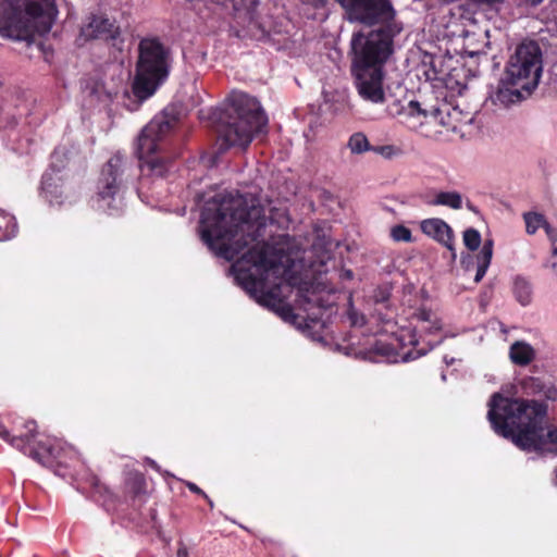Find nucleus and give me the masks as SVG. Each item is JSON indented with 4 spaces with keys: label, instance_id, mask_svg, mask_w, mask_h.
Returning a JSON list of instances; mask_svg holds the SVG:
<instances>
[{
    "label": "nucleus",
    "instance_id": "obj_36",
    "mask_svg": "<svg viewBox=\"0 0 557 557\" xmlns=\"http://www.w3.org/2000/svg\"><path fill=\"white\" fill-rule=\"evenodd\" d=\"M146 462H147V463H148L152 469H154L156 471H158V472L160 471V467L158 466V463H157L154 460H152V459H150V458H147V459H146Z\"/></svg>",
    "mask_w": 557,
    "mask_h": 557
},
{
    "label": "nucleus",
    "instance_id": "obj_34",
    "mask_svg": "<svg viewBox=\"0 0 557 557\" xmlns=\"http://www.w3.org/2000/svg\"><path fill=\"white\" fill-rule=\"evenodd\" d=\"M552 85L557 91V64H555L552 70Z\"/></svg>",
    "mask_w": 557,
    "mask_h": 557
},
{
    "label": "nucleus",
    "instance_id": "obj_42",
    "mask_svg": "<svg viewBox=\"0 0 557 557\" xmlns=\"http://www.w3.org/2000/svg\"><path fill=\"white\" fill-rule=\"evenodd\" d=\"M467 39H468V47H470L471 46V42H470L471 37L469 34L467 35Z\"/></svg>",
    "mask_w": 557,
    "mask_h": 557
},
{
    "label": "nucleus",
    "instance_id": "obj_27",
    "mask_svg": "<svg viewBox=\"0 0 557 557\" xmlns=\"http://www.w3.org/2000/svg\"><path fill=\"white\" fill-rule=\"evenodd\" d=\"M391 238L397 243H411L413 240L411 231L403 225H394L389 231Z\"/></svg>",
    "mask_w": 557,
    "mask_h": 557
},
{
    "label": "nucleus",
    "instance_id": "obj_25",
    "mask_svg": "<svg viewBox=\"0 0 557 557\" xmlns=\"http://www.w3.org/2000/svg\"><path fill=\"white\" fill-rule=\"evenodd\" d=\"M513 294L522 306L529 305L532 296L531 284L523 277H516L513 282Z\"/></svg>",
    "mask_w": 557,
    "mask_h": 557
},
{
    "label": "nucleus",
    "instance_id": "obj_41",
    "mask_svg": "<svg viewBox=\"0 0 557 557\" xmlns=\"http://www.w3.org/2000/svg\"><path fill=\"white\" fill-rule=\"evenodd\" d=\"M206 499H207V502H208L209 506L212 508V507H213V502H212L209 497H208V498H206Z\"/></svg>",
    "mask_w": 557,
    "mask_h": 557
},
{
    "label": "nucleus",
    "instance_id": "obj_2",
    "mask_svg": "<svg viewBox=\"0 0 557 557\" xmlns=\"http://www.w3.org/2000/svg\"><path fill=\"white\" fill-rule=\"evenodd\" d=\"M349 22L377 26L368 34L351 37V74L359 96L372 103L385 100L384 65L393 53L395 36L403 30L389 0H336Z\"/></svg>",
    "mask_w": 557,
    "mask_h": 557
},
{
    "label": "nucleus",
    "instance_id": "obj_38",
    "mask_svg": "<svg viewBox=\"0 0 557 557\" xmlns=\"http://www.w3.org/2000/svg\"><path fill=\"white\" fill-rule=\"evenodd\" d=\"M444 361L447 366L449 364H453L455 359L454 358H448L447 356L444 357Z\"/></svg>",
    "mask_w": 557,
    "mask_h": 557
},
{
    "label": "nucleus",
    "instance_id": "obj_26",
    "mask_svg": "<svg viewBox=\"0 0 557 557\" xmlns=\"http://www.w3.org/2000/svg\"><path fill=\"white\" fill-rule=\"evenodd\" d=\"M242 5L245 8L234 5L235 16L244 22H248L249 24L256 23V8L259 5V1H243Z\"/></svg>",
    "mask_w": 557,
    "mask_h": 557
},
{
    "label": "nucleus",
    "instance_id": "obj_35",
    "mask_svg": "<svg viewBox=\"0 0 557 557\" xmlns=\"http://www.w3.org/2000/svg\"><path fill=\"white\" fill-rule=\"evenodd\" d=\"M177 557H188L187 547L183 543L180 544L177 549Z\"/></svg>",
    "mask_w": 557,
    "mask_h": 557
},
{
    "label": "nucleus",
    "instance_id": "obj_9",
    "mask_svg": "<svg viewBox=\"0 0 557 557\" xmlns=\"http://www.w3.org/2000/svg\"><path fill=\"white\" fill-rule=\"evenodd\" d=\"M441 330L442 321L436 313L425 308L418 309L411 318L410 325L401 327L397 335L401 349L399 360L413 361L438 346L443 337L432 339L431 336L438 335Z\"/></svg>",
    "mask_w": 557,
    "mask_h": 557
},
{
    "label": "nucleus",
    "instance_id": "obj_4",
    "mask_svg": "<svg viewBox=\"0 0 557 557\" xmlns=\"http://www.w3.org/2000/svg\"><path fill=\"white\" fill-rule=\"evenodd\" d=\"M208 120L222 149L248 147L255 135L264 133L268 125L259 101L242 91H233L221 107L209 112Z\"/></svg>",
    "mask_w": 557,
    "mask_h": 557
},
{
    "label": "nucleus",
    "instance_id": "obj_8",
    "mask_svg": "<svg viewBox=\"0 0 557 557\" xmlns=\"http://www.w3.org/2000/svg\"><path fill=\"white\" fill-rule=\"evenodd\" d=\"M170 67V50L156 38L141 39L133 83L135 97L140 102L151 97L168 78Z\"/></svg>",
    "mask_w": 557,
    "mask_h": 557
},
{
    "label": "nucleus",
    "instance_id": "obj_13",
    "mask_svg": "<svg viewBox=\"0 0 557 557\" xmlns=\"http://www.w3.org/2000/svg\"><path fill=\"white\" fill-rule=\"evenodd\" d=\"M387 112L409 129H418L426 123L428 108H423L420 102L410 100L404 103L400 100L393 101L387 106Z\"/></svg>",
    "mask_w": 557,
    "mask_h": 557
},
{
    "label": "nucleus",
    "instance_id": "obj_37",
    "mask_svg": "<svg viewBox=\"0 0 557 557\" xmlns=\"http://www.w3.org/2000/svg\"><path fill=\"white\" fill-rule=\"evenodd\" d=\"M306 300H307L309 304H310V302H314V304H318L319 306H322V304H320V298L308 297Z\"/></svg>",
    "mask_w": 557,
    "mask_h": 557
},
{
    "label": "nucleus",
    "instance_id": "obj_6",
    "mask_svg": "<svg viewBox=\"0 0 557 557\" xmlns=\"http://www.w3.org/2000/svg\"><path fill=\"white\" fill-rule=\"evenodd\" d=\"M52 0H1L0 36L12 40L33 41L48 34L57 18Z\"/></svg>",
    "mask_w": 557,
    "mask_h": 557
},
{
    "label": "nucleus",
    "instance_id": "obj_3",
    "mask_svg": "<svg viewBox=\"0 0 557 557\" xmlns=\"http://www.w3.org/2000/svg\"><path fill=\"white\" fill-rule=\"evenodd\" d=\"M547 406L495 393L488 401L487 419L493 430L527 451L557 455V429L546 422Z\"/></svg>",
    "mask_w": 557,
    "mask_h": 557
},
{
    "label": "nucleus",
    "instance_id": "obj_14",
    "mask_svg": "<svg viewBox=\"0 0 557 557\" xmlns=\"http://www.w3.org/2000/svg\"><path fill=\"white\" fill-rule=\"evenodd\" d=\"M81 36L85 39L115 40L120 36V27L103 14H94L82 27Z\"/></svg>",
    "mask_w": 557,
    "mask_h": 557
},
{
    "label": "nucleus",
    "instance_id": "obj_22",
    "mask_svg": "<svg viewBox=\"0 0 557 557\" xmlns=\"http://www.w3.org/2000/svg\"><path fill=\"white\" fill-rule=\"evenodd\" d=\"M426 123H436L442 126L455 128L456 126L451 123L450 107L447 103H443L438 107H431L426 112Z\"/></svg>",
    "mask_w": 557,
    "mask_h": 557
},
{
    "label": "nucleus",
    "instance_id": "obj_40",
    "mask_svg": "<svg viewBox=\"0 0 557 557\" xmlns=\"http://www.w3.org/2000/svg\"><path fill=\"white\" fill-rule=\"evenodd\" d=\"M467 208H468L469 210H471V211H474V207H473V205H472L471 202H469V201L467 202Z\"/></svg>",
    "mask_w": 557,
    "mask_h": 557
},
{
    "label": "nucleus",
    "instance_id": "obj_43",
    "mask_svg": "<svg viewBox=\"0 0 557 557\" xmlns=\"http://www.w3.org/2000/svg\"><path fill=\"white\" fill-rule=\"evenodd\" d=\"M554 482L557 485V468L555 469V480H554Z\"/></svg>",
    "mask_w": 557,
    "mask_h": 557
},
{
    "label": "nucleus",
    "instance_id": "obj_21",
    "mask_svg": "<svg viewBox=\"0 0 557 557\" xmlns=\"http://www.w3.org/2000/svg\"><path fill=\"white\" fill-rule=\"evenodd\" d=\"M425 202L430 206H444L459 210L462 208V196L458 191H436L428 197Z\"/></svg>",
    "mask_w": 557,
    "mask_h": 557
},
{
    "label": "nucleus",
    "instance_id": "obj_28",
    "mask_svg": "<svg viewBox=\"0 0 557 557\" xmlns=\"http://www.w3.org/2000/svg\"><path fill=\"white\" fill-rule=\"evenodd\" d=\"M482 238L478 230L470 227L463 232V244L469 250H476L481 245Z\"/></svg>",
    "mask_w": 557,
    "mask_h": 557
},
{
    "label": "nucleus",
    "instance_id": "obj_33",
    "mask_svg": "<svg viewBox=\"0 0 557 557\" xmlns=\"http://www.w3.org/2000/svg\"><path fill=\"white\" fill-rule=\"evenodd\" d=\"M552 246H553V256L556 258V260L553 262V268L557 273V239H552Z\"/></svg>",
    "mask_w": 557,
    "mask_h": 557
},
{
    "label": "nucleus",
    "instance_id": "obj_32",
    "mask_svg": "<svg viewBox=\"0 0 557 557\" xmlns=\"http://www.w3.org/2000/svg\"><path fill=\"white\" fill-rule=\"evenodd\" d=\"M190 492L201 495L203 498H208V495L193 482L186 483Z\"/></svg>",
    "mask_w": 557,
    "mask_h": 557
},
{
    "label": "nucleus",
    "instance_id": "obj_44",
    "mask_svg": "<svg viewBox=\"0 0 557 557\" xmlns=\"http://www.w3.org/2000/svg\"><path fill=\"white\" fill-rule=\"evenodd\" d=\"M442 380H443V381H445V380H446V375H445V374H443V375H442Z\"/></svg>",
    "mask_w": 557,
    "mask_h": 557
},
{
    "label": "nucleus",
    "instance_id": "obj_17",
    "mask_svg": "<svg viewBox=\"0 0 557 557\" xmlns=\"http://www.w3.org/2000/svg\"><path fill=\"white\" fill-rule=\"evenodd\" d=\"M493 257V240L486 239L481 247V250L476 253L474 259L471 256L462 257L461 263L463 268L469 271L472 265L475 263V276L474 282L479 283L482 281L486 271L491 264Z\"/></svg>",
    "mask_w": 557,
    "mask_h": 557
},
{
    "label": "nucleus",
    "instance_id": "obj_30",
    "mask_svg": "<svg viewBox=\"0 0 557 557\" xmlns=\"http://www.w3.org/2000/svg\"><path fill=\"white\" fill-rule=\"evenodd\" d=\"M374 153L382 156L385 159H393L399 153V149L393 145H384V146H372V150Z\"/></svg>",
    "mask_w": 557,
    "mask_h": 557
},
{
    "label": "nucleus",
    "instance_id": "obj_23",
    "mask_svg": "<svg viewBox=\"0 0 557 557\" xmlns=\"http://www.w3.org/2000/svg\"><path fill=\"white\" fill-rule=\"evenodd\" d=\"M17 233V223L13 215L0 208V242L13 238Z\"/></svg>",
    "mask_w": 557,
    "mask_h": 557
},
{
    "label": "nucleus",
    "instance_id": "obj_10",
    "mask_svg": "<svg viewBox=\"0 0 557 557\" xmlns=\"http://www.w3.org/2000/svg\"><path fill=\"white\" fill-rule=\"evenodd\" d=\"M131 162L125 154L114 153L102 166L96 185L92 206L109 214L123 209L122 190L128 177Z\"/></svg>",
    "mask_w": 557,
    "mask_h": 557
},
{
    "label": "nucleus",
    "instance_id": "obj_16",
    "mask_svg": "<svg viewBox=\"0 0 557 557\" xmlns=\"http://www.w3.org/2000/svg\"><path fill=\"white\" fill-rule=\"evenodd\" d=\"M421 231L426 236L444 245L451 252V260H456L454 232L444 220L438 218L423 220L421 222Z\"/></svg>",
    "mask_w": 557,
    "mask_h": 557
},
{
    "label": "nucleus",
    "instance_id": "obj_39",
    "mask_svg": "<svg viewBox=\"0 0 557 557\" xmlns=\"http://www.w3.org/2000/svg\"><path fill=\"white\" fill-rule=\"evenodd\" d=\"M528 3L532 4V5H537L540 4L541 2H543L544 0H525Z\"/></svg>",
    "mask_w": 557,
    "mask_h": 557
},
{
    "label": "nucleus",
    "instance_id": "obj_5",
    "mask_svg": "<svg viewBox=\"0 0 557 557\" xmlns=\"http://www.w3.org/2000/svg\"><path fill=\"white\" fill-rule=\"evenodd\" d=\"M176 124L173 109H164L157 114L141 131L137 139L136 152L139 159L140 181L138 196L150 189V184H162L174 171V164L161 152V143Z\"/></svg>",
    "mask_w": 557,
    "mask_h": 557
},
{
    "label": "nucleus",
    "instance_id": "obj_19",
    "mask_svg": "<svg viewBox=\"0 0 557 557\" xmlns=\"http://www.w3.org/2000/svg\"><path fill=\"white\" fill-rule=\"evenodd\" d=\"M525 223V232L529 235H534L540 228H544L550 239H555L552 235L553 227L547 222L544 214L536 211H528L522 214Z\"/></svg>",
    "mask_w": 557,
    "mask_h": 557
},
{
    "label": "nucleus",
    "instance_id": "obj_1",
    "mask_svg": "<svg viewBox=\"0 0 557 557\" xmlns=\"http://www.w3.org/2000/svg\"><path fill=\"white\" fill-rule=\"evenodd\" d=\"M202 242L215 256L232 261L236 283L259 305L292 322L296 315L282 300V288L297 284L289 275L282 248L268 232V219L257 199L236 193L207 201L200 216Z\"/></svg>",
    "mask_w": 557,
    "mask_h": 557
},
{
    "label": "nucleus",
    "instance_id": "obj_11",
    "mask_svg": "<svg viewBox=\"0 0 557 557\" xmlns=\"http://www.w3.org/2000/svg\"><path fill=\"white\" fill-rule=\"evenodd\" d=\"M504 75L513 85L524 89L525 95L537 87L542 75V50L534 40H524L510 55Z\"/></svg>",
    "mask_w": 557,
    "mask_h": 557
},
{
    "label": "nucleus",
    "instance_id": "obj_29",
    "mask_svg": "<svg viewBox=\"0 0 557 557\" xmlns=\"http://www.w3.org/2000/svg\"><path fill=\"white\" fill-rule=\"evenodd\" d=\"M347 318L350 322L351 326L361 327L366 324V317L363 313L359 312L350 302L347 309Z\"/></svg>",
    "mask_w": 557,
    "mask_h": 557
},
{
    "label": "nucleus",
    "instance_id": "obj_24",
    "mask_svg": "<svg viewBox=\"0 0 557 557\" xmlns=\"http://www.w3.org/2000/svg\"><path fill=\"white\" fill-rule=\"evenodd\" d=\"M347 147L352 154H362L372 150V146L369 143L367 136L361 132L354 133L349 137Z\"/></svg>",
    "mask_w": 557,
    "mask_h": 557
},
{
    "label": "nucleus",
    "instance_id": "obj_31",
    "mask_svg": "<svg viewBox=\"0 0 557 557\" xmlns=\"http://www.w3.org/2000/svg\"><path fill=\"white\" fill-rule=\"evenodd\" d=\"M481 37H482V44L480 47H478L476 49L474 50H470L469 51V54L471 57L475 55V54H480L482 52H485V48H488L490 46V42L487 40V37H488V30H485L483 34H481Z\"/></svg>",
    "mask_w": 557,
    "mask_h": 557
},
{
    "label": "nucleus",
    "instance_id": "obj_7",
    "mask_svg": "<svg viewBox=\"0 0 557 557\" xmlns=\"http://www.w3.org/2000/svg\"><path fill=\"white\" fill-rule=\"evenodd\" d=\"M24 426L25 434L13 436L0 424V437L37 462L52 468L57 475L75 479V474L70 471V468H76L81 463L77 451L58 438L47 437L46 441H36L34 432L37 424L33 420L27 421Z\"/></svg>",
    "mask_w": 557,
    "mask_h": 557
},
{
    "label": "nucleus",
    "instance_id": "obj_15",
    "mask_svg": "<svg viewBox=\"0 0 557 557\" xmlns=\"http://www.w3.org/2000/svg\"><path fill=\"white\" fill-rule=\"evenodd\" d=\"M528 96L529 95H525L523 88L513 85L511 79H508V77L503 75L497 86L490 91L487 101L495 107L507 108L520 102Z\"/></svg>",
    "mask_w": 557,
    "mask_h": 557
},
{
    "label": "nucleus",
    "instance_id": "obj_18",
    "mask_svg": "<svg viewBox=\"0 0 557 557\" xmlns=\"http://www.w3.org/2000/svg\"><path fill=\"white\" fill-rule=\"evenodd\" d=\"M521 387L527 395H540L548 400L557 399V387L539 377L528 376L522 379Z\"/></svg>",
    "mask_w": 557,
    "mask_h": 557
},
{
    "label": "nucleus",
    "instance_id": "obj_20",
    "mask_svg": "<svg viewBox=\"0 0 557 557\" xmlns=\"http://www.w3.org/2000/svg\"><path fill=\"white\" fill-rule=\"evenodd\" d=\"M510 360L518 366H527L535 358L533 347L522 341L515 342L509 348Z\"/></svg>",
    "mask_w": 557,
    "mask_h": 557
},
{
    "label": "nucleus",
    "instance_id": "obj_12",
    "mask_svg": "<svg viewBox=\"0 0 557 557\" xmlns=\"http://www.w3.org/2000/svg\"><path fill=\"white\" fill-rule=\"evenodd\" d=\"M66 165L65 148H57L51 154L49 169L42 175L41 195L52 206L62 205L64 193V175L61 174Z\"/></svg>",
    "mask_w": 557,
    "mask_h": 557
}]
</instances>
